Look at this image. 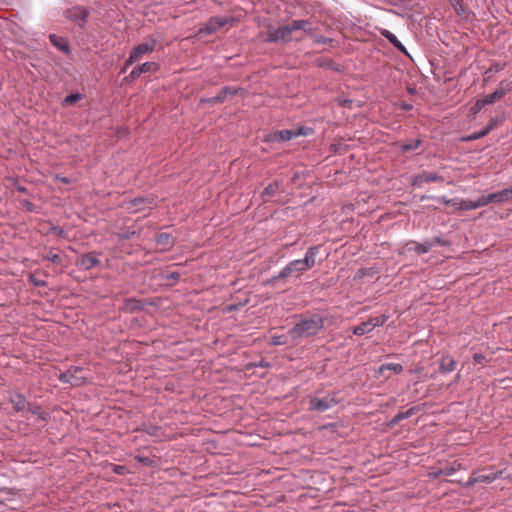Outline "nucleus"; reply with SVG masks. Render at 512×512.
I'll return each mask as SVG.
<instances>
[{
    "instance_id": "1",
    "label": "nucleus",
    "mask_w": 512,
    "mask_h": 512,
    "mask_svg": "<svg viewBox=\"0 0 512 512\" xmlns=\"http://www.w3.org/2000/svg\"><path fill=\"white\" fill-rule=\"evenodd\" d=\"M295 318L297 321L289 329V336L293 343L316 336L324 327V318L318 313L295 315Z\"/></svg>"
},
{
    "instance_id": "2",
    "label": "nucleus",
    "mask_w": 512,
    "mask_h": 512,
    "mask_svg": "<svg viewBox=\"0 0 512 512\" xmlns=\"http://www.w3.org/2000/svg\"><path fill=\"white\" fill-rule=\"evenodd\" d=\"M319 251V245L309 247L303 259H296L287 263L277 275L267 280L266 285H273L277 281L291 276L299 277L304 272L310 270L316 264V257Z\"/></svg>"
},
{
    "instance_id": "3",
    "label": "nucleus",
    "mask_w": 512,
    "mask_h": 512,
    "mask_svg": "<svg viewBox=\"0 0 512 512\" xmlns=\"http://www.w3.org/2000/svg\"><path fill=\"white\" fill-rule=\"evenodd\" d=\"M341 402L339 392H331L323 397H310L309 410L317 412H325Z\"/></svg>"
},
{
    "instance_id": "4",
    "label": "nucleus",
    "mask_w": 512,
    "mask_h": 512,
    "mask_svg": "<svg viewBox=\"0 0 512 512\" xmlns=\"http://www.w3.org/2000/svg\"><path fill=\"white\" fill-rule=\"evenodd\" d=\"M84 368L81 366H71L67 371L61 372L58 380L64 384L72 386H82L87 382V376L83 374Z\"/></svg>"
},
{
    "instance_id": "5",
    "label": "nucleus",
    "mask_w": 512,
    "mask_h": 512,
    "mask_svg": "<svg viewBox=\"0 0 512 512\" xmlns=\"http://www.w3.org/2000/svg\"><path fill=\"white\" fill-rule=\"evenodd\" d=\"M292 29L290 23L277 29L269 28L263 35V39L267 42H288L292 40Z\"/></svg>"
},
{
    "instance_id": "6",
    "label": "nucleus",
    "mask_w": 512,
    "mask_h": 512,
    "mask_svg": "<svg viewBox=\"0 0 512 512\" xmlns=\"http://www.w3.org/2000/svg\"><path fill=\"white\" fill-rule=\"evenodd\" d=\"M229 22L228 17H219L214 16L211 17L202 27L199 28L197 32V36L199 38L212 35L215 33L218 29L225 26Z\"/></svg>"
},
{
    "instance_id": "7",
    "label": "nucleus",
    "mask_w": 512,
    "mask_h": 512,
    "mask_svg": "<svg viewBox=\"0 0 512 512\" xmlns=\"http://www.w3.org/2000/svg\"><path fill=\"white\" fill-rule=\"evenodd\" d=\"M156 42L154 40L145 41L132 49L129 58L124 64H133L140 61L145 55L154 51Z\"/></svg>"
},
{
    "instance_id": "8",
    "label": "nucleus",
    "mask_w": 512,
    "mask_h": 512,
    "mask_svg": "<svg viewBox=\"0 0 512 512\" xmlns=\"http://www.w3.org/2000/svg\"><path fill=\"white\" fill-rule=\"evenodd\" d=\"M444 182V177L429 171H422L420 174L414 175L411 179L412 186L422 187L424 183Z\"/></svg>"
},
{
    "instance_id": "9",
    "label": "nucleus",
    "mask_w": 512,
    "mask_h": 512,
    "mask_svg": "<svg viewBox=\"0 0 512 512\" xmlns=\"http://www.w3.org/2000/svg\"><path fill=\"white\" fill-rule=\"evenodd\" d=\"M100 265L101 260L98 258L96 252L83 254L77 261V266L82 270H91L92 268Z\"/></svg>"
},
{
    "instance_id": "10",
    "label": "nucleus",
    "mask_w": 512,
    "mask_h": 512,
    "mask_svg": "<svg viewBox=\"0 0 512 512\" xmlns=\"http://www.w3.org/2000/svg\"><path fill=\"white\" fill-rule=\"evenodd\" d=\"M241 90V88H237L234 86H225L223 87L220 92L211 98H208L205 100V102L209 103L210 105H215L217 103H223L226 101L230 96H234L238 94V92Z\"/></svg>"
},
{
    "instance_id": "11",
    "label": "nucleus",
    "mask_w": 512,
    "mask_h": 512,
    "mask_svg": "<svg viewBox=\"0 0 512 512\" xmlns=\"http://www.w3.org/2000/svg\"><path fill=\"white\" fill-rule=\"evenodd\" d=\"M8 400L12 404L16 412H23L26 411L27 408H29V402L27 401L26 397L20 392H9Z\"/></svg>"
},
{
    "instance_id": "12",
    "label": "nucleus",
    "mask_w": 512,
    "mask_h": 512,
    "mask_svg": "<svg viewBox=\"0 0 512 512\" xmlns=\"http://www.w3.org/2000/svg\"><path fill=\"white\" fill-rule=\"evenodd\" d=\"M510 198L507 189H503L498 192H494L488 195H483L480 197L483 207L487 206L490 203H502L507 201Z\"/></svg>"
},
{
    "instance_id": "13",
    "label": "nucleus",
    "mask_w": 512,
    "mask_h": 512,
    "mask_svg": "<svg viewBox=\"0 0 512 512\" xmlns=\"http://www.w3.org/2000/svg\"><path fill=\"white\" fill-rule=\"evenodd\" d=\"M453 206L457 211H468L483 207L480 197L477 200L460 199L453 202Z\"/></svg>"
},
{
    "instance_id": "14",
    "label": "nucleus",
    "mask_w": 512,
    "mask_h": 512,
    "mask_svg": "<svg viewBox=\"0 0 512 512\" xmlns=\"http://www.w3.org/2000/svg\"><path fill=\"white\" fill-rule=\"evenodd\" d=\"M66 17L75 21L80 22L81 24L86 22L87 18V10L83 7H73L71 9H68L66 12Z\"/></svg>"
},
{
    "instance_id": "15",
    "label": "nucleus",
    "mask_w": 512,
    "mask_h": 512,
    "mask_svg": "<svg viewBox=\"0 0 512 512\" xmlns=\"http://www.w3.org/2000/svg\"><path fill=\"white\" fill-rule=\"evenodd\" d=\"M280 185L281 182L279 180H274L273 182L269 183L260 194L261 200L263 202H269L270 199L277 194Z\"/></svg>"
},
{
    "instance_id": "16",
    "label": "nucleus",
    "mask_w": 512,
    "mask_h": 512,
    "mask_svg": "<svg viewBox=\"0 0 512 512\" xmlns=\"http://www.w3.org/2000/svg\"><path fill=\"white\" fill-rule=\"evenodd\" d=\"M456 365V360L452 356L446 354L440 359L439 370L442 374H447L454 371L456 369Z\"/></svg>"
},
{
    "instance_id": "17",
    "label": "nucleus",
    "mask_w": 512,
    "mask_h": 512,
    "mask_svg": "<svg viewBox=\"0 0 512 512\" xmlns=\"http://www.w3.org/2000/svg\"><path fill=\"white\" fill-rule=\"evenodd\" d=\"M292 32L304 31L306 33H312L315 30L314 23L310 20H293L290 23Z\"/></svg>"
},
{
    "instance_id": "18",
    "label": "nucleus",
    "mask_w": 512,
    "mask_h": 512,
    "mask_svg": "<svg viewBox=\"0 0 512 512\" xmlns=\"http://www.w3.org/2000/svg\"><path fill=\"white\" fill-rule=\"evenodd\" d=\"M155 241L163 249H169L174 245V238L170 233L161 232L156 235Z\"/></svg>"
},
{
    "instance_id": "19",
    "label": "nucleus",
    "mask_w": 512,
    "mask_h": 512,
    "mask_svg": "<svg viewBox=\"0 0 512 512\" xmlns=\"http://www.w3.org/2000/svg\"><path fill=\"white\" fill-rule=\"evenodd\" d=\"M49 39L58 50L65 53L69 52V43L66 38L57 36L56 34H50Z\"/></svg>"
},
{
    "instance_id": "20",
    "label": "nucleus",
    "mask_w": 512,
    "mask_h": 512,
    "mask_svg": "<svg viewBox=\"0 0 512 512\" xmlns=\"http://www.w3.org/2000/svg\"><path fill=\"white\" fill-rule=\"evenodd\" d=\"M417 411V408L416 407H411L409 408L408 410L404 411V412H399L397 413L390 421H389V426L391 427H394L396 426L399 422H401L402 420L404 419H408L410 417H412Z\"/></svg>"
},
{
    "instance_id": "21",
    "label": "nucleus",
    "mask_w": 512,
    "mask_h": 512,
    "mask_svg": "<svg viewBox=\"0 0 512 512\" xmlns=\"http://www.w3.org/2000/svg\"><path fill=\"white\" fill-rule=\"evenodd\" d=\"M382 36H384L387 40H389L394 47H396L399 51L404 53L405 55H408V52L405 48V46L398 40V38L389 30L383 29L381 31Z\"/></svg>"
},
{
    "instance_id": "22",
    "label": "nucleus",
    "mask_w": 512,
    "mask_h": 512,
    "mask_svg": "<svg viewBox=\"0 0 512 512\" xmlns=\"http://www.w3.org/2000/svg\"><path fill=\"white\" fill-rule=\"evenodd\" d=\"M154 202V198L151 197V196H141V197H136V198H133L129 201V204L131 205V207H137L136 210H134L133 212H138L142 206H145V205H152Z\"/></svg>"
},
{
    "instance_id": "23",
    "label": "nucleus",
    "mask_w": 512,
    "mask_h": 512,
    "mask_svg": "<svg viewBox=\"0 0 512 512\" xmlns=\"http://www.w3.org/2000/svg\"><path fill=\"white\" fill-rule=\"evenodd\" d=\"M138 431H142L152 437H161L162 436V428L160 426L153 425V424L144 423L141 425L140 428H138Z\"/></svg>"
},
{
    "instance_id": "24",
    "label": "nucleus",
    "mask_w": 512,
    "mask_h": 512,
    "mask_svg": "<svg viewBox=\"0 0 512 512\" xmlns=\"http://www.w3.org/2000/svg\"><path fill=\"white\" fill-rule=\"evenodd\" d=\"M502 471H496V472H492V473H489V474H481V475H476V478H477V483H492L494 482L495 480L501 478L502 476Z\"/></svg>"
},
{
    "instance_id": "25",
    "label": "nucleus",
    "mask_w": 512,
    "mask_h": 512,
    "mask_svg": "<svg viewBox=\"0 0 512 512\" xmlns=\"http://www.w3.org/2000/svg\"><path fill=\"white\" fill-rule=\"evenodd\" d=\"M433 248V243L431 239L425 240L422 243L415 244L414 247H408V250H414L417 254H425L428 253Z\"/></svg>"
},
{
    "instance_id": "26",
    "label": "nucleus",
    "mask_w": 512,
    "mask_h": 512,
    "mask_svg": "<svg viewBox=\"0 0 512 512\" xmlns=\"http://www.w3.org/2000/svg\"><path fill=\"white\" fill-rule=\"evenodd\" d=\"M152 66H135L134 69L130 72V74L124 78L125 82H130L135 78L139 77L142 73H147L151 71Z\"/></svg>"
},
{
    "instance_id": "27",
    "label": "nucleus",
    "mask_w": 512,
    "mask_h": 512,
    "mask_svg": "<svg viewBox=\"0 0 512 512\" xmlns=\"http://www.w3.org/2000/svg\"><path fill=\"white\" fill-rule=\"evenodd\" d=\"M389 319V316L386 314H382L380 316L376 317H370L367 322L370 324L372 330H374L377 327L383 326Z\"/></svg>"
},
{
    "instance_id": "28",
    "label": "nucleus",
    "mask_w": 512,
    "mask_h": 512,
    "mask_svg": "<svg viewBox=\"0 0 512 512\" xmlns=\"http://www.w3.org/2000/svg\"><path fill=\"white\" fill-rule=\"evenodd\" d=\"M372 331L373 330H372L370 324L367 321H364V322L360 323L359 325L353 327L352 332L354 335L362 336V335L368 334Z\"/></svg>"
},
{
    "instance_id": "29",
    "label": "nucleus",
    "mask_w": 512,
    "mask_h": 512,
    "mask_svg": "<svg viewBox=\"0 0 512 512\" xmlns=\"http://www.w3.org/2000/svg\"><path fill=\"white\" fill-rule=\"evenodd\" d=\"M512 90V82L508 80H503L499 83L498 87L495 89L497 94L501 97V99Z\"/></svg>"
},
{
    "instance_id": "30",
    "label": "nucleus",
    "mask_w": 512,
    "mask_h": 512,
    "mask_svg": "<svg viewBox=\"0 0 512 512\" xmlns=\"http://www.w3.org/2000/svg\"><path fill=\"white\" fill-rule=\"evenodd\" d=\"M83 98H84V95L79 93V92L71 93V94L67 95L63 99L62 105L63 106H70V105H73L76 102L82 100Z\"/></svg>"
},
{
    "instance_id": "31",
    "label": "nucleus",
    "mask_w": 512,
    "mask_h": 512,
    "mask_svg": "<svg viewBox=\"0 0 512 512\" xmlns=\"http://www.w3.org/2000/svg\"><path fill=\"white\" fill-rule=\"evenodd\" d=\"M289 340H291L289 332L287 333V335H273L271 337V344L276 346L289 345Z\"/></svg>"
},
{
    "instance_id": "32",
    "label": "nucleus",
    "mask_w": 512,
    "mask_h": 512,
    "mask_svg": "<svg viewBox=\"0 0 512 512\" xmlns=\"http://www.w3.org/2000/svg\"><path fill=\"white\" fill-rule=\"evenodd\" d=\"M384 370H391L396 374H400L403 371V366L399 363H384L379 367V372Z\"/></svg>"
},
{
    "instance_id": "33",
    "label": "nucleus",
    "mask_w": 512,
    "mask_h": 512,
    "mask_svg": "<svg viewBox=\"0 0 512 512\" xmlns=\"http://www.w3.org/2000/svg\"><path fill=\"white\" fill-rule=\"evenodd\" d=\"M442 469L444 472V476H451V475L455 474L457 471L461 470L462 465H461V463L455 461L451 465L446 466Z\"/></svg>"
},
{
    "instance_id": "34",
    "label": "nucleus",
    "mask_w": 512,
    "mask_h": 512,
    "mask_svg": "<svg viewBox=\"0 0 512 512\" xmlns=\"http://www.w3.org/2000/svg\"><path fill=\"white\" fill-rule=\"evenodd\" d=\"M278 138H279L280 142L290 141L291 139L295 138L293 129H286V130L278 131Z\"/></svg>"
},
{
    "instance_id": "35",
    "label": "nucleus",
    "mask_w": 512,
    "mask_h": 512,
    "mask_svg": "<svg viewBox=\"0 0 512 512\" xmlns=\"http://www.w3.org/2000/svg\"><path fill=\"white\" fill-rule=\"evenodd\" d=\"M134 458L137 462L146 467H154L156 465L155 460L148 456L136 455Z\"/></svg>"
},
{
    "instance_id": "36",
    "label": "nucleus",
    "mask_w": 512,
    "mask_h": 512,
    "mask_svg": "<svg viewBox=\"0 0 512 512\" xmlns=\"http://www.w3.org/2000/svg\"><path fill=\"white\" fill-rule=\"evenodd\" d=\"M29 282L36 287H46L48 282L44 279L39 278L36 274H30L28 278Z\"/></svg>"
},
{
    "instance_id": "37",
    "label": "nucleus",
    "mask_w": 512,
    "mask_h": 512,
    "mask_svg": "<svg viewBox=\"0 0 512 512\" xmlns=\"http://www.w3.org/2000/svg\"><path fill=\"white\" fill-rule=\"evenodd\" d=\"M487 135H488L487 130L482 129L481 131L473 132V133L467 135L466 137L463 138V140L464 141H475V140L481 139Z\"/></svg>"
},
{
    "instance_id": "38",
    "label": "nucleus",
    "mask_w": 512,
    "mask_h": 512,
    "mask_svg": "<svg viewBox=\"0 0 512 512\" xmlns=\"http://www.w3.org/2000/svg\"><path fill=\"white\" fill-rule=\"evenodd\" d=\"M482 99L486 105H491V104L501 100V97L497 94L496 91H494L490 94L485 95Z\"/></svg>"
},
{
    "instance_id": "39",
    "label": "nucleus",
    "mask_w": 512,
    "mask_h": 512,
    "mask_svg": "<svg viewBox=\"0 0 512 512\" xmlns=\"http://www.w3.org/2000/svg\"><path fill=\"white\" fill-rule=\"evenodd\" d=\"M293 132L295 134V137H298V136H309V135H312L314 133V130L310 127H305V126H302V127H299L297 129H293Z\"/></svg>"
},
{
    "instance_id": "40",
    "label": "nucleus",
    "mask_w": 512,
    "mask_h": 512,
    "mask_svg": "<svg viewBox=\"0 0 512 512\" xmlns=\"http://www.w3.org/2000/svg\"><path fill=\"white\" fill-rule=\"evenodd\" d=\"M502 122V118L500 117H493L489 120V123L484 128L487 130V133L489 134L492 130L498 127V125Z\"/></svg>"
},
{
    "instance_id": "41",
    "label": "nucleus",
    "mask_w": 512,
    "mask_h": 512,
    "mask_svg": "<svg viewBox=\"0 0 512 512\" xmlns=\"http://www.w3.org/2000/svg\"><path fill=\"white\" fill-rule=\"evenodd\" d=\"M43 259L47 260V261H50L54 264H61L62 263V258L59 254H56V253H48L46 255L43 256Z\"/></svg>"
},
{
    "instance_id": "42",
    "label": "nucleus",
    "mask_w": 512,
    "mask_h": 512,
    "mask_svg": "<svg viewBox=\"0 0 512 512\" xmlns=\"http://www.w3.org/2000/svg\"><path fill=\"white\" fill-rule=\"evenodd\" d=\"M420 144H421L420 140H415L411 143L403 144L401 149L403 152L413 151V150H416L420 146Z\"/></svg>"
},
{
    "instance_id": "43",
    "label": "nucleus",
    "mask_w": 512,
    "mask_h": 512,
    "mask_svg": "<svg viewBox=\"0 0 512 512\" xmlns=\"http://www.w3.org/2000/svg\"><path fill=\"white\" fill-rule=\"evenodd\" d=\"M263 142H266V143L280 142V140L278 138V131L270 132V133L266 134L263 138Z\"/></svg>"
},
{
    "instance_id": "44",
    "label": "nucleus",
    "mask_w": 512,
    "mask_h": 512,
    "mask_svg": "<svg viewBox=\"0 0 512 512\" xmlns=\"http://www.w3.org/2000/svg\"><path fill=\"white\" fill-rule=\"evenodd\" d=\"M431 242L433 243V247L435 245H440V246H443V247H447L450 245V241L446 240V239H443L441 237H434L431 239Z\"/></svg>"
},
{
    "instance_id": "45",
    "label": "nucleus",
    "mask_w": 512,
    "mask_h": 512,
    "mask_svg": "<svg viewBox=\"0 0 512 512\" xmlns=\"http://www.w3.org/2000/svg\"><path fill=\"white\" fill-rule=\"evenodd\" d=\"M180 276L181 275L179 272L172 271V272L166 273V275L164 276V279L167 281L177 282L180 279Z\"/></svg>"
},
{
    "instance_id": "46",
    "label": "nucleus",
    "mask_w": 512,
    "mask_h": 512,
    "mask_svg": "<svg viewBox=\"0 0 512 512\" xmlns=\"http://www.w3.org/2000/svg\"><path fill=\"white\" fill-rule=\"evenodd\" d=\"M112 471L117 475H124L128 472L126 466L124 465H116L112 464Z\"/></svg>"
},
{
    "instance_id": "47",
    "label": "nucleus",
    "mask_w": 512,
    "mask_h": 512,
    "mask_svg": "<svg viewBox=\"0 0 512 512\" xmlns=\"http://www.w3.org/2000/svg\"><path fill=\"white\" fill-rule=\"evenodd\" d=\"M136 235V231H123L117 234L120 240H129Z\"/></svg>"
},
{
    "instance_id": "48",
    "label": "nucleus",
    "mask_w": 512,
    "mask_h": 512,
    "mask_svg": "<svg viewBox=\"0 0 512 512\" xmlns=\"http://www.w3.org/2000/svg\"><path fill=\"white\" fill-rule=\"evenodd\" d=\"M51 232L53 234H55L56 236H59V237H62V238H66L67 237V232L62 229L61 227L59 226H52L51 227Z\"/></svg>"
},
{
    "instance_id": "49",
    "label": "nucleus",
    "mask_w": 512,
    "mask_h": 512,
    "mask_svg": "<svg viewBox=\"0 0 512 512\" xmlns=\"http://www.w3.org/2000/svg\"><path fill=\"white\" fill-rule=\"evenodd\" d=\"M476 480H477L476 473L473 472L472 475L469 477V479L465 483H463L462 485H463L464 488H471L475 484H478Z\"/></svg>"
},
{
    "instance_id": "50",
    "label": "nucleus",
    "mask_w": 512,
    "mask_h": 512,
    "mask_svg": "<svg viewBox=\"0 0 512 512\" xmlns=\"http://www.w3.org/2000/svg\"><path fill=\"white\" fill-rule=\"evenodd\" d=\"M451 3L458 15H461L464 12V8L460 0H451Z\"/></svg>"
},
{
    "instance_id": "51",
    "label": "nucleus",
    "mask_w": 512,
    "mask_h": 512,
    "mask_svg": "<svg viewBox=\"0 0 512 512\" xmlns=\"http://www.w3.org/2000/svg\"><path fill=\"white\" fill-rule=\"evenodd\" d=\"M485 106L486 104L483 102V99L481 98L475 102L472 110L474 113H479Z\"/></svg>"
},
{
    "instance_id": "52",
    "label": "nucleus",
    "mask_w": 512,
    "mask_h": 512,
    "mask_svg": "<svg viewBox=\"0 0 512 512\" xmlns=\"http://www.w3.org/2000/svg\"><path fill=\"white\" fill-rule=\"evenodd\" d=\"M251 367H260V368H269L271 367V364L267 361H265L264 359L258 361V362H254V363H251L250 364Z\"/></svg>"
},
{
    "instance_id": "53",
    "label": "nucleus",
    "mask_w": 512,
    "mask_h": 512,
    "mask_svg": "<svg viewBox=\"0 0 512 512\" xmlns=\"http://www.w3.org/2000/svg\"><path fill=\"white\" fill-rule=\"evenodd\" d=\"M473 361L477 364H484L486 362V357L481 353H475L473 355Z\"/></svg>"
},
{
    "instance_id": "54",
    "label": "nucleus",
    "mask_w": 512,
    "mask_h": 512,
    "mask_svg": "<svg viewBox=\"0 0 512 512\" xmlns=\"http://www.w3.org/2000/svg\"><path fill=\"white\" fill-rule=\"evenodd\" d=\"M443 475L444 472L442 468L429 472V477L434 480L440 478Z\"/></svg>"
},
{
    "instance_id": "55",
    "label": "nucleus",
    "mask_w": 512,
    "mask_h": 512,
    "mask_svg": "<svg viewBox=\"0 0 512 512\" xmlns=\"http://www.w3.org/2000/svg\"><path fill=\"white\" fill-rule=\"evenodd\" d=\"M315 42L316 43H322V44H332L333 43V39L332 38H326L324 36H317L315 38Z\"/></svg>"
},
{
    "instance_id": "56",
    "label": "nucleus",
    "mask_w": 512,
    "mask_h": 512,
    "mask_svg": "<svg viewBox=\"0 0 512 512\" xmlns=\"http://www.w3.org/2000/svg\"><path fill=\"white\" fill-rule=\"evenodd\" d=\"M26 411L30 412L31 414L33 415H38L39 412L41 411V408L39 405H30L29 404V408L26 409Z\"/></svg>"
},
{
    "instance_id": "57",
    "label": "nucleus",
    "mask_w": 512,
    "mask_h": 512,
    "mask_svg": "<svg viewBox=\"0 0 512 512\" xmlns=\"http://www.w3.org/2000/svg\"><path fill=\"white\" fill-rule=\"evenodd\" d=\"M38 419L42 420V421H49L50 420V414L44 410H41L39 412V414L37 415Z\"/></svg>"
},
{
    "instance_id": "58",
    "label": "nucleus",
    "mask_w": 512,
    "mask_h": 512,
    "mask_svg": "<svg viewBox=\"0 0 512 512\" xmlns=\"http://www.w3.org/2000/svg\"><path fill=\"white\" fill-rule=\"evenodd\" d=\"M56 179H57V180H59L60 182H62L63 184H66V185H68V184H70V183H71V179H70V178H68V177H65V176H59V175H57V176H56Z\"/></svg>"
},
{
    "instance_id": "59",
    "label": "nucleus",
    "mask_w": 512,
    "mask_h": 512,
    "mask_svg": "<svg viewBox=\"0 0 512 512\" xmlns=\"http://www.w3.org/2000/svg\"><path fill=\"white\" fill-rule=\"evenodd\" d=\"M24 206L26 207V209H27L28 211H30V212H33V211H34V207H35V206H34V204H33V203H31V202H30V201H28V200H25V201H24Z\"/></svg>"
},
{
    "instance_id": "60",
    "label": "nucleus",
    "mask_w": 512,
    "mask_h": 512,
    "mask_svg": "<svg viewBox=\"0 0 512 512\" xmlns=\"http://www.w3.org/2000/svg\"><path fill=\"white\" fill-rule=\"evenodd\" d=\"M401 108L404 110V111H410L413 109V105L410 104V103H407V102H403L401 104Z\"/></svg>"
},
{
    "instance_id": "61",
    "label": "nucleus",
    "mask_w": 512,
    "mask_h": 512,
    "mask_svg": "<svg viewBox=\"0 0 512 512\" xmlns=\"http://www.w3.org/2000/svg\"><path fill=\"white\" fill-rule=\"evenodd\" d=\"M436 200H438V201H442V202H444L445 204H450V203H452V204H453V202H454L453 200H447L445 196H442V197L436 198Z\"/></svg>"
},
{
    "instance_id": "62",
    "label": "nucleus",
    "mask_w": 512,
    "mask_h": 512,
    "mask_svg": "<svg viewBox=\"0 0 512 512\" xmlns=\"http://www.w3.org/2000/svg\"><path fill=\"white\" fill-rule=\"evenodd\" d=\"M351 103H352V101H351V100H347V99H345V100L341 103V105H342L343 107H350V104H351Z\"/></svg>"
},
{
    "instance_id": "63",
    "label": "nucleus",
    "mask_w": 512,
    "mask_h": 512,
    "mask_svg": "<svg viewBox=\"0 0 512 512\" xmlns=\"http://www.w3.org/2000/svg\"><path fill=\"white\" fill-rule=\"evenodd\" d=\"M430 67V72L435 74V71L439 68H441V66H434V65H431L429 66Z\"/></svg>"
},
{
    "instance_id": "64",
    "label": "nucleus",
    "mask_w": 512,
    "mask_h": 512,
    "mask_svg": "<svg viewBox=\"0 0 512 512\" xmlns=\"http://www.w3.org/2000/svg\"><path fill=\"white\" fill-rule=\"evenodd\" d=\"M17 190H18L19 192H21V193H26V192H27V189H26L25 187H23V186H20V185H19V186H17Z\"/></svg>"
}]
</instances>
